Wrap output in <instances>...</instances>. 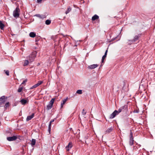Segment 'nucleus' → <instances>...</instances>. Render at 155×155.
I'll use <instances>...</instances> for the list:
<instances>
[{
	"label": "nucleus",
	"mask_w": 155,
	"mask_h": 155,
	"mask_svg": "<svg viewBox=\"0 0 155 155\" xmlns=\"http://www.w3.org/2000/svg\"><path fill=\"white\" fill-rule=\"evenodd\" d=\"M29 62H30L28 59L27 60H25L24 61V62L23 65L24 66H26L28 65Z\"/></svg>",
	"instance_id": "15"
},
{
	"label": "nucleus",
	"mask_w": 155,
	"mask_h": 155,
	"mask_svg": "<svg viewBox=\"0 0 155 155\" xmlns=\"http://www.w3.org/2000/svg\"><path fill=\"white\" fill-rule=\"evenodd\" d=\"M125 107V106H121L120 108L117 111V114H119L120 112H121L122 110H124V109Z\"/></svg>",
	"instance_id": "12"
},
{
	"label": "nucleus",
	"mask_w": 155,
	"mask_h": 155,
	"mask_svg": "<svg viewBox=\"0 0 155 155\" xmlns=\"http://www.w3.org/2000/svg\"><path fill=\"white\" fill-rule=\"evenodd\" d=\"M117 111L116 110H115L113 113L110 114V119H113V118H114L117 115Z\"/></svg>",
	"instance_id": "7"
},
{
	"label": "nucleus",
	"mask_w": 155,
	"mask_h": 155,
	"mask_svg": "<svg viewBox=\"0 0 155 155\" xmlns=\"http://www.w3.org/2000/svg\"><path fill=\"white\" fill-rule=\"evenodd\" d=\"M68 97H67L66 98L64 99L62 101L61 104V108H62L63 105L65 104L66 102V101H67L68 100Z\"/></svg>",
	"instance_id": "9"
},
{
	"label": "nucleus",
	"mask_w": 155,
	"mask_h": 155,
	"mask_svg": "<svg viewBox=\"0 0 155 155\" xmlns=\"http://www.w3.org/2000/svg\"><path fill=\"white\" fill-rule=\"evenodd\" d=\"M54 121V120H52L50 122V123H52V122H53V121Z\"/></svg>",
	"instance_id": "36"
},
{
	"label": "nucleus",
	"mask_w": 155,
	"mask_h": 155,
	"mask_svg": "<svg viewBox=\"0 0 155 155\" xmlns=\"http://www.w3.org/2000/svg\"><path fill=\"white\" fill-rule=\"evenodd\" d=\"M28 101L27 100H26V99H23L21 100V102L22 104H25Z\"/></svg>",
	"instance_id": "18"
},
{
	"label": "nucleus",
	"mask_w": 155,
	"mask_h": 155,
	"mask_svg": "<svg viewBox=\"0 0 155 155\" xmlns=\"http://www.w3.org/2000/svg\"><path fill=\"white\" fill-rule=\"evenodd\" d=\"M71 8L70 7V6H68L67 10L65 12V14H67L71 12Z\"/></svg>",
	"instance_id": "19"
},
{
	"label": "nucleus",
	"mask_w": 155,
	"mask_h": 155,
	"mask_svg": "<svg viewBox=\"0 0 155 155\" xmlns=\"http://www.w3.org/2000/svg\"><path fill=\"white\" fill-rule=\"evenodd\" d=\"M4 71H5L6 74L7 75H9V71H8L5 70Z\"/></svg>",
	"instance_id": "32"
},
{
	"label": "nucleus",
	"mask_w": 155,
	"mask_h": 155,
	"mask_svg": "<svg viewBox=\"0 0 155 155\" xmlns=\"http://www.w3.org/2000/svg\"><path fill=\"white\" fill-rule=\"evenodd\" d=\"M29 36L31 38H34L36 36V34L34 32L30 33Z\"/></svg>",
	"instance_id": "20"
},
{
	"label": "nucleus",
	"mask_w": 155,
	"mask_h": 155,
	"mask_svg": "<svg viewBox=\"0 0 155 155\" xmlns=\"http://www.w3.org/2000/svg\"><path fill=\"white\" fill-rule=\"evenodd\" d=\"M99 18L98 15H95L92 17L91 19L92 21H95V20L98 19Z\"/></svg>",
	"instance_id": "16"
},
{
	"label": "nucleus",
	"mask_w": 155,
	"mask_h": 155,
	"mask_svg": "<svg viewBox=\"0 0 155 155\" xmlns=\"http://www.w3.org/2000/svg\"><path fill=\"white\" fill-rule=\"evenodd\" d=\"M36 143V140L35 139H33L31 141V145L33 147L35 145Z\"/></svg>",
	"instance_id": "21"
},
{
	"label": "nucleus",
	"mask_w": 155,
	"mask_h": 155,
	"mask_svg": "<svg viewBox=\"0 0 155 155\" xmlns=\"http://www.w3.org/2000/svg\"><path fill=\"white\" fill-rule=\"evenodd\" d=\"M27 79H26L25 80H24L23 81V82H22L21 84H25V83L27 82Z\"/></svg>",
	"instance_id": "33"
},
{
	"label": "nucleus",
	"mask_w": 155,
	"mask_h": 155,
	"mask_svg": "<svg viewBox=\"0 0 155 155\" xmlns=\"http://www.w3.org/2000/svg\"><path fill=\"white\" fill-rule=\"evenodd\" d=\"M20 10L18 8H16V9L13 12V15L15 18L18 17L19 15V12Z\"/></svg>",
	"instance_id": "2"
},
{
	"label": "nucleus",
	"mask_w": 155,
	"mask_h": 155,
	"mask_svg": "<svg viewBox=\"0 0 155 155\" xmlns=\"http://www.w3.org/2000/svg\"><path fill=\"white\" fill-rule=\"evenodd\" d=\"M55 101V98H52L49 102V104L51 105V106H53V103Z\"/></svg>",
	"instance_id": "22"
},
{
	"label": "nucleus",
	"mask_w": 155,
	"mask_h": 155,
	"mask_svg": "<svg viewBox=\"0 0 155 155\" xmlns=\"http://www.w3.org/2000/svg\"><path fill=\"white\" fill-rule=\"evenodd\" d=\"M34 115L35 114L33 113L31 115L28 116L26 118L27 121H28L29 120L31 119L34 117Z\"/></svg>",
	"instance_id": "10"
},
{
	"label": "nucleus",
	"mask_w": 155,
	"mask_h": 155,
	"mask_svg": "<svg viewBox=\"0 0 155 155\" xmlns=\"http://www.w3.org/2000/svg\"><path fill=\"white\" fill-rule=\"evenodd\" d=\"M10 106V104L9 102L6 103L4 107L5 108H7Z\"/></svg>",
	"instance_id": "24"
},
{
	"label": "nucleus",
	"mask_w": 155,
	"mask_h": 155,
	"mask_svg": "<svg viewBox=\"0 0 155 155\" xmlns=\"http://www.w3.org/2000/svg\"><path fill=\"white\" fill-rule=\"evenodd\" d=\"M73 146L72 143L71 142H70L68 143V145L65 147V149L67 151H69L71 149V148Z\"/></svg>",
	"instance_id": "6"
},
{
	"label": "nucleus",
	"mask_w": 155,
	"mask_h": 155,
	"mask_svg": "<svg viewBox=\"0 0 155 155\" xmlns=\"http://www.w3.org/2000/svg\"><path fill=\"white\" fill-rule=\"evenodd\" d=\"M43 83L42 81H38V83L37 84V87L41 84Z\"/></svg>",
	"instance_id": "26"
},
{
	"label": "nucleus",
	"mask_w": 155,
	"mask_h": 155,
	"mask_svg": "<svg viewBox=\"0 0 155 155\" xmlns=\"http://www.w3.org/2000/svg\"><path fill=\"white\" fill-rule=\"evenodd\" d=\"M140 34L138 35H137L135 36L134 38L132 40V41L134 42V41H137V40L138 39H139V38L140 37Z\"/></svg>",
	"instance_id": "13"
},
{
	"label": "nucleus",
	"mask_w": 155,
	"mask_h": 155,
	"mask_svg": "<svg viewBox=\"0 0 155 155\" xmlns=\"http://www.w3.org/2000/svg\"><path fill=\"white\" fill-rule=\"evenodd\" d=\"M42 0H37L38 2H41Z\"/></svg>",
	"instance_id": "37"
},
{
	"label": "nucleus",
	"mask_w": 155,
	"mask_h": 155,
	"mask_svg": "<svg viewBox=\"0 0 155 155\" xmlns=\"http://www.w3.org/2000/svg\"><path fill=\"white\" fill-rule=\"evenodd\" d=\"M17 138V137L16 136H13L12 137H7V139L8 141H15V140H16Z\"/></svg>",
	"instance_id": "5"
},
{
	"label": "nucleus",
	"mask_w": 155,
	"mask_h": 155,
	"mask_svg": "<svg viewBox=\"0 0 155 155\" xmlns=\"http://www.w3.org/2000/svg\"><path fill=\"white\" fill-rule=\"evenodd\" d=\"M107 49L106 51H105V53H104V56L106 57L107 56Z\"/></svg>",
	"instance_id": "35"
},
{
	"label": "nucleus",
	"mask_w": 155,
	"mask_h": 155,
	"mask_svg": "<svg viewBox=\"0 0 155 155\" xmlns=\"http://www.w3.org/2000/svg\"><path fill=\"white\" fill-rule=\"evenodd\" d=\"M36 87H37V84H35L31 88H30V89H32L36 88Z\"/></svg>",
	"instance_id": "29"
},
{
	"label": "nucleus",
	"mask_w": 155,
	"mask_h": 155,
	"mask_svg": "<svg viewBox=\"0 0 155 155\" xmlns=\"http://www.w3.org/2000/svg\"><path fill=\"white\" fill-rule=\"evenodd\" d=\"M23 89V87H19L18 90V92H20L21 91H22Z\"/></svg>",
	"instance_id": "30"
},
{
	"label": "nucleus",
	"mask_w": 155,
	"mask_h": 155,
	"mask_svg": "<svg viewBox=\"0 0 155 155\" xmlns=\"http://www.w3.org/2000/svg\"><path fill=\"white\" fill-rule=\"evenodd\" d=\"M51 23V21L50 20L47 19L45 21V24L47 25H49Z\"/></svg>",
	"instance_id": "25"
},
{
	"label": "nucleus",
	"mask_w": 155,
	"mask_h": 155,
	"mask_svg": "<svg viewBox=\"0 0 155 155\" xmlns=\"http://www.w3.org/2000/svg\"><path fill=\"white\" fill-rule=\"evenodd\" d=\"M113 130V127H110V128H108L107 129V130L106 131V134H109V133H110Z\"/></svg>",
	"instance_id": "14"
},
{
	"label": "nucleus",
	"mask_w": 155,
	"mask_h": 155,
	"mask_svg": "<svg viewBox=\"0 0 155 155\" xmlns=\"http://www.w3.org/2000/svg\"><path fill=\"white\" fill-rule=\"evenodd\" d=\"M52 106H51V105L49 103L47 105V110H50V109L52 108Z\"/></svg>",
	"instance_id": "23"
},
{
	"label": "nucleus",
	"mask_w": 155,
	"mask_h": 155,
	"mask_svg": "<svg viewBox=\"0 0 155 155\" xmlns=\"http://www.w3.org/2000/svg\"><path fill=\"white\" fill-rule=\"evenodd\" d=\"M134 143V138L133 136V133L131 130H130V141L129 143L130 146H132L133 145Z\"/></svg>",
	"instance_id": "3"
},
{
	"label": "nucleus",
	"mask_w": 155,
	"mask_h": 155,
	"mask_svg": "<svg viewBox=\"0 0 155 155\" xmlns=\"http://www.w3.org/2000/svg\"><path fill=\"white\" fill-rule=\"evenodd\" d=\"M76 93L79 94H82V90H78L76 91Z\"/></svg>",
	"instance_id": "28"
},
{
	"label": "nucleus",
	"mask_w": 155,
	"mask_h": 155,
	"mask_svg": "<svg viewBox=\"0 0 155 155\" xmlns=\"http://www.w3.org/2000/svg\"><path fill=\"white\" fill-rule=\"evenodd\" d=\"M51 123H50L48 125V132L50 134L51 132Z\"/></svg>",
	"instance_id": "27"
},
{
	"label": "nucleus",
	"mask_w": 155,
	"mask_h": 155,
	"mask_svg": "<svg viewBox=\"0 0 155 155\" xmlns=\"http://www.w3.org/2000/svg\"><path fill=\"white\" fill-rule=\"evenodd\" d=\"M98 66V65L97 64H93L92 65H91L88 66V68L89 69H95V68H96Z\"/></svg>",
	"instance_id": "8"
},
{
	"label": "nucleus",
	"mask_w": 155,
	"mask_h": 155,
	"mask_svg": "<svg viewBox=\"0 0 155 155\" xmlns=\"http://www.w3.org/2000/svg\"><path fill=\"white\" fill-rule=\"evenodd\" d=\"M5 25L3 24L2 21L0 20V28L1 29H2V30H3L4 27H5Z\"/></svg>",
	"instance_id": "17"
},
{
	"label": "nucleus",
	"mask_w": 155,
	"mask_h": 155,
	"mask_svg": "<svg viewBox=\"0 0 155 155\" xmlns=\"http://www.w3.org/2000/svg\"><path fill=\"white\" fill-rule=\"evenodd\" d=\"M82 114L84 115L86 114V112L84 109H83L82 111Z\"/></svg>",
	"instance_id": "34"
},
{
	"label": "nucleus",
	"mask_w": 155,
	"mask_h": 155,
	"mask_svg": "<svg viewBox=\"0 0 155 155\" xmlns=\"http://www.w3.org/2000/svg\"><path fill=\"white\" fill-rule=\"evenodd\" d=\"M37 52L36 51H33L31 54L27 57V58L29 60L30 62H31L34 61L36 57L37 54Z\"/></svg>",
	"instance_id": "1"
},
{
	"label": "nucleus",
	"mask_w": 155,
	"mask_h": 155,
	"mask_svg": "<svg viewBox=\"0 0 155 155\" xmlns=\"http://www.w3.org/2000/svg\"><path fill=\"white\" fill-rule=\"evenodd\" d=\"M35 16L39 18H41V19H44V18H45V16L44 15H41L39 14H36L35 15Z\"/></svg>",
	"instance_id": "11"
},
{
	"label": "nucleus",
	"mask_w": 155,
	"mask_h": 155,
	"mask_svg": "<svg viewBox=\"0 0 155 155\" xmlns=\"http://www.w3.org/2000/svg\"><path fill=\"white\" fill-rule=\"evenodd\" d=\"M106 57V56H105L104 55L103 56H102V60H101L102 62V63L104 62V60L105 59V58Z\"/></svg>",
	"instance_id": "31"
},
{
	"label": "nucleus",
	"mask_w": 155,
	"mask_h": 155,
	"mask_svg": "<svg viewBox=\"0 0 155 155\" xmlns=\"http://www.w3.org/2000/svg\"><path fill=\"white\" fill-rule=\"evenodd\" d=\"M5 101L6 99L5 96H2L0 98V106L4 105Z\"/></svg>",
	"instance_id": "4"
}]
</instances>
